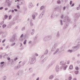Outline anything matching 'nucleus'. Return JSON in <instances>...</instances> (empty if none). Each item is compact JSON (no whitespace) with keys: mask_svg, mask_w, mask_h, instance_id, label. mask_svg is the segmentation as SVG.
<instances>
[{"mask_svg":"<svg viewBox=\"0 0 80 80\" xmlns=\"http://www.w3.org/2000/svg\"><path fill=\"white\" fill-rule=\"evenodd\" d=\"M27 40H25V41H24V42H23V44L24 45H25V44H26V43L27 42Z\"/></svg>","mask_w":80,"mask_h":80,"instance_id":"nucleus-41","label":"nucleus"},{"mask_svg":"<svg viewBox=\"0 0 80 80\" xmlns=\"http://www.w3.org/2000/svg\"><path fill=\"white\" fill-rule=\"evenodd\" d=\"M10 62L11 64H12V65H13L14 64V62L13 61V59H11L10 60Z\"/></svg>","mask_w":80,"mask_h":80,"instance_id":"nucleus-25","label":"nucleus"},{"mask_svg":"<svg viewBox=\"0 0 80 80\" xmlns=\"http://www.w3.org/2000/svg\"><path fill=\"white\" fill-rule=\"evenodd\" d=\"M35 62H36V58L34 56L32 57L30 59V64H33L35 63Z\"/></svg>","mask_w":80,"mask_h":80,"instance_id":"nucleus-3","label":"nucleus"},{"mask_svg":"<svg viewBox=\"0 0 80 80\" xmlns=\"http://www.w3.org/2000/svg\"><path fill=\"white\" fill-rule=\"evenodd\" d=\"M75 69L76 70H77V71H78V70H79V68H78V67H77L75 68Z\"/></svg>","mask_w":80,"mask_h":80,"instance_id":"nucleus-46","label":"nucleus"},{"mask_svg":"<svg viewBox=\"0 0 80 80\" xmlns=\"http://www.w3.org/2000/svg\"><path fill=\"white\" fill-rule=\"evenodd\" d=\"M70 63V61H68L67 62V64H69Z\"/></svg>","mask_w":80,"mask_h":80,"instance_id":"nucleus-55","label":"nucleus"},{"mask_svg":"<svg viewBox=\"0 0 80 80\" xmlns=\"http://www.w3.org/2000/svg\"><path fill=\"white\" fill-rule=\"evenodd\" d=\"M5 63V62H1V63H0V64L1 65H3V63Z\"/></svg>","mask_w":80,"mask_h":80,"instance_id":"nucleus-54","label":"nucleus"},{"mask_svg":"<svg viewBox=\"0 0 80 80\" xmlns=\"http://www.w3.org/2000/svg\"><path fill=\"white\" fill-rule=\"evenodd\" d=\"M35 56H36V57H37L38 56V54L37 53H35Z\"/></svg>","mask_w":80,"mask_h":80,"instance_id":"nucleus-60","label":"nucleus"},{"mask_svg":"<svg viewBox=\"0 0 80 80\" xmlns=\"http://www.w3.org/2000/svg\"><path fill=\"white\" fill-rule=\"evenodd\" d=\"M44 12L42 11L39 15V18L40 19L42 18L43 17V14H44Z\"/></svg>","mask_w":80,"mask_h":80,"instance_id":"nucleus-15","label":"nucleus"},{"mask_svg":"<svg viewBox=\"0 0 80 80\" xmlns=\"http://www.w3.org/2000/svg\"><path fill=\"white\" fill-rule=\"evenodd\" d=\"M34 14H33L32 15V19L33 20H35V15L36 16H37V15H38V12H35L34 13Z\"/></svg>","mask_w":80,"mask_h":80,"instance_id":"nucleus-13","label":"nucleus"},{"mask_svg":"<svg viewBox=\"0 0 80 80\" xmlns=\"http://www.w3.org/2000/svg\"><path fill=\"white\" fill-rule=\"evenodd\" d=\"M64 15L63 14H62L61 16V18H63Z\"/></svg>","mask_w":80,"mask_h":80,"instance_id":"nucleus-51","label":"nucleus"},{"mask_svg":"<svg viewBox=\"0 0 80 80\" xmlns=\"http://www.w3.org/2000/svg\"><path fill=\"white\" fill-rule=\"evenodd\" d=\"M45 8V6H42L40 8V10H42L43 9H44Z\"/></svg>","mask_w":80,"mask_h":80,"instance_id":"nucleus-28","label":"nucleus"},{"mask_svg":"<svg viewBox=\"0 0 80 80\" xmlns=\"http://www.w3.org/2000/svg\"><path fill=\"white\" fill-rule=\"evenodd\" d=\"M6 27H7V25L5 24H3L2 25V27L3 28H5Z\"/></svg>","mask_w":80,"mask_h":80,"instance_id":"nucleus-40","label":"nucleus"},{"mask_svg":"<svg viewBox=\"0 0 80 80\" xmlns=\"http://www.w3.org/2000/svg\"><path fill=\"white\" fill-rule=\"evenodd\" d=\"M80 16V14L79 13L75 14L74 17H77L75 18V20H78V17H79Z\"/></svg>","mask_w":80,"mask_h":80,"instance_id":"nucleus-10","label":"nucleus"},{"mask_svg":"<svg viewBox=\"0 0 80 80\" xmlns=\"http://www.w3.org/2000/svg\"><path fill=\"white\" fill-rule=\"evenodd\" d=\"M69 69H70V70H72V68H73V66L70 65L69 66Z\"/></svg>","mask_w":80,"mask_h":80,"instance_id":"nucleus-36","label":"nucleus"},{"mask_svg":"<svg viewBox=\"0 0 80 80\" xmlns=\"http://www.w3.org/2000/svg\"><path fill=\"white\" fill-rule=\"evenodd\" d=\"M21 30L22 31H25V27H24L23 28H22Z\"/></svg>","mask_w":80,"mask_h":80,"instance_id":"nucleus-34","label":"nucleus"},{"mask_svg":"<svg viewBox=\"0 0 80 80\" xmlns=\"http://www.w3.org/2000/svg\"><path fill=\"white\" fill-rule=\"evenodd\" d=\"M30 25L31 27H32V26H33V24L32 22H31L30 23Z\"/></svg>","mask_w":80,"mask_h":80,"instance_id":"nucleus-37","label":"nucleus"},{"mask_svg":"<svg viewBox=\"0 0 80 80\" xmlns=\"http://www.w3.org/2000/svg\"><path fill=\"white\" fill-rule=\"evenodd\" d=\"M77 41H78V43H80V38H78L77 40Z\"/></svg>","mask_w":80,"mask_h":80,"instance_id":"nucleus-39","label":"nucleus"},{"mask_svg":"<svg viewBox=\"0 0 80 80\" xmlns=\"http://www.w3.org/2000/svg\"><path fill=\"white\" fill-rule=\"evenodd\" d=\"M48 49H47L45 50V52L44 53V55H47L48 53Z\"/></svg>","mask_w":80,"mask_h":80,"instance_id":"nucleus-26","label":"nucleus"},{"mask_svg":"<svg viewBox=\"0 0 80 80\" xmlns=\"http://www.w3.org/2000/svg\"><path fill=\"white\" fill-rule=\"evenodd\" d=\"M23 71L22 70H20L18 72V73H17V75L18 76H20L22 75V73H23Z\"/></svg>","mask_w":80,"mask_h":80,"instance_id":"nucleus-8","label":"nucleus"},{"mask_svg":"<svg viewBox=\"0 0 80 80\" xmlns=\"http://www.w3.org/2000/svg\"><path fill=\"white\" fill-rule=\"evenodd\" d=\"M47 60V59L46 58H44L43 60H42V61L44 62H45V60Z\"/></svg>","mask_w":80,"mask_h":80,"instance_id":"nucleus-48","label":"nucleus"},{"mask_svg":"<svg viewBox=\"0 0 80 80\" xmlns=\"http://www.w3.org/2000/svg\"><path fill=\"white\" fill-rule=\"evenodd\" d=\"M65 48V47L64 45H63L62 46H61L60 48V49L62 52V51H64Z\"/></svg>","mask_w":80,"mask_h":80,"instance_id":"nucleus-16","label":"nucleus"},{"mask_svg":"<svg viewBox=\"0 0 80 80\" xmlns=\"http://www.w3.org/2000/svg\"><path fill=\"white\" fill-rule=\"evenodd\" d=\"M15 43L14 42L11 45V46H12V47H13V46H14V45H15Z\"/></svg>","mask_w":80,"mask_h":80,"instance_id":"nucleus-47","label":"nucleus"},{"mask_svg":"<svg viewBox=\"0 0 80 80\" xmlns=\"http://www.w3.org/2000/svg\"><path fill=\"white\" fill-rule=\"evenodd\" d=\"M8 17V16H7V15H5L4 16V18L5 19H7Z\"/></svg>","mask_w":80,"mask_h":80,"instance_id":"nucleus-44","label":"nucleus"},{"mask_svg":"<svg viewBox=\"0 0 80 80\" xmlns=\"http://www.w3.org/2000/svg\"><path fill=\"white\" fill-rule=\"evenodd\" d=\"M60 25L61 26H63V21L62 20H60Z\"/></svg>","mask_w":80,"mask_h":80,"instance_id":"nucleus-31","label":"nucleus"},{"mask_svg":"<svg viewBox=\"0 0 80 80\" xmlns=\"http://www.w3.org/2000/svg\"><path fill=\"white\" fill-rule=\"evenodd\" d=\"M12 0H6V2L8 4L9 7H10Z\"/></svg>","mask_w":80,"mask_h":80,"instance_id":"nucleus-9","label":"nucleus"},{"mask_svg":"<svg viewBox=\"0 0 80 80\" xmlns=\"http://www.w3.org/2000/svg\"><path fill=\"white\" fill-rule=\"evenodd\" d=\"M11 41L12 42H13L15 41V42H17V34H14L13 35L12 38L11 39Z\"/></svg>","mask_w":80,"mask_h":80,"instance_id":"nucleus-4","label":"nucleus"},{"mask_svg":"<svg viewBox=\"0 0 80 80\" xmlns=\"http://www.w3.org/2000/svg\"><path fill=\"white\" fill-rule=\"evenodd\" d=\"M25 3V1L24 0L20 1V2L18 3L19 5H23Z\"/></svg>","mask_w":80,"mask_h":80,"instance_id":"nucleus-12","label":"nucleus"},{"mask_svg":"<svg viewBox=\"0 0 80 80\" xmlns=\"http://www.w3.org/2000/svg\"><path fill=\"white\" fill-rule=\"evenodd\" d=\"M32 7H33V4H32V3L31 2L29 3L28 5V8H32Z\"/></svg>","mask_w":80,"mask_h":80,"instance_id":"nucleus-19","label":"nucleus"},{"mask_svg":"<svg viewBox=\"0 0 80 80\" xmlns=\"http://www.w3.org/2000/svg\"><path fill=\"white\" fill-rule=\"evenodd\" d=\"M80 61L79 60H78L77 61V63L78 64V63H80Z\"/></svg>","mask_w":80,"mask_h":80,"instance_id":"nucleus-62","label":"nucleus"},{"mask_svg":"<svg viewBox=\"0 0 80 80\" xmlns=\"http://www.w3.org/2000/svg\"><path fill=\"white\" fill-rule=\"evenodd\" d=\"M3 23H4V21H3L2 22H1L0 23V25H3Z\"/></svg>","mask_w":80,"mask_h":80,"instance_id":"nucleus-45","label":"nucleus"},{"mask_svg":"<svg viewBox=\"0 0 80 80\" xmlns=\"http://www.w3.org/2000/svg\"><path fill=\"white\" fill-rule=\"evenodd\" d=\"M55 17H57L56 14L54 13H53L51 16V18H55Z\"/></svg>","mask_w":80,"mask_h":80,"instance_id":"nucleus-17","label":"nucleus"},{"mask_svg":"<svg viewBox=\"0 0 80 80\" xmlns=\"http://www.w3.org/2000/svg\"><path fill=\"white\" fill-rule=\"evenodd\" d=\"M35 33V32H32L31 33V34L32 35H33V34H34V33Z\"/></svg>","mask_w":80,"mask_h":80,"instance_id":"nucleus-57","label":"nucleus"},{"mask_svg":"<svg viewBox=\"0 0 80 80\" xmlns=\"http://www.w3.org/2000/svg\"><path fill=\"white\" fill-rule=\"evenodd\" d=\"M12 25L11 24H9L8 25V26L7 28H11V26H12Z\"/></svg>","mask_w":80,"mask_h":80,"instance_id":"nucleus-35","label":"nucleus"},{"mask_svg":"<svg viewBox=\"0 0 80 80\" xmlns=\"http://www.w3.org/2000/svg\"><path fill=\"white\" fill-rule=\"evenodd\" d=\"M70 5H72V1H70Z\"/></svg>","mask_w":80,"mask_h":80,"instance_id":"nucleus-61","label":"nucleus"},{"mask_svg":"<svg viewBox=\"0 0 80 80\" xmlns=\"http://www.w3.org/2000/svg\"><path fill=\"white\" fill-rule=\"evenodd\" d=\"M37 38H38V36H37V35H36L35 36V38H34V41H37Z\"/></svg>","mask_w":80,"mask_h":80,"instance_id":"nucleus-30","label":"nucleus"},{"mask_svg":"<svg viewBox=\"0 0 80 80\" xmlns=\"http://www.w3.org/2000/svg\"><path fill=\"white\" fill-rule=\"evenodd\" d=\"M80 9V8L79 7H78L77 8V10H79Z\"/></svg>","mask_w":80,"mask_h":80,"instance_id":"nucleus-52","label":"nucleus"},{"mask_svg":"<svg viewBox=\"0 0 80 80\" xmlns=\"http://www.w3.org/2000/svg\"><path fill=\"white\" fill-rule=\"evenodd\" d=\"M60 65H62V67H63L64 70H66V69H67V67H68V66L67 65H66L65 66V63H64V61H61L60 62Z\"/></svg>","mask_w":80,"mask_h":80,"instance_id":"nucleus-5","label":"nucleus"},{"mask_svg":"<svg viewBox=\"0 0 80 80\" xmlns=\"http://www.w3.org/2000/svg\"><path fill=\"white\" fill-rule=\"evenodd\" d=\"M11 18H12V15H10L9 16V19L10 20V19H11Z\"/></svg>","mask_w":80,"mask_h":80,"instance_id":"nucleus-50","label":"nucleus"},{"mask_svg":"<svg viewBox=\"0 0 80 80\" xmlns=\"http://www.w3.org/2000/svg\"><path fill=\"white\" fill-rule=\"evenodd\" d=\"M58 8H59V7L58 6H56L54 7V9L55 10H57Z\"/></svg>","mask_w":80,"mask_h":80,"instance_id":"nucleus-20","label":"nucleus"},{"mask_svg":"<svg viewBox=\"0 0 80 80\" xmlns=\"http://www.w3.org/2000/svg\"><path fill=\"white\" fill-rule=\"evenodd\" d=\"M20 65H18L17 66H16L14 68V70H17L20 68Z\"/></svg>","mask_w":80,"mask_h":80,"instance_id":"nucleus-14","label":"nucleus"},{"mask_svg":"<svg viewBox=\"0 0 80 80\" xmlns=\"http://www.w3.org/2000/svg\"><path fill=\"white\" fill-rule=\"evenodd\" d=\"M72 60H74V61L75 60V57H72Z\"/></svg>","mask_w":80,"mask_h":80,"instance_id":"nucleus-49","label":"nucleus"},{"mask_svg":"<svg viewBox=\"0 0 80 80\" xmlns=\"http://www.w3.org/2000/svg\"><path fill=\"white\" fill-rule=\"evenodd\" d=\"M56 37L57 38H59V37H60V33H59V31L58 32V33L56 35Z\"/></svg>","mask_w":80,"mask_h":80,"instance_id":"nucleus-24","label":"nucleus"},{"mask_svg":"<svg viewBox=\"0 0 80 80\" xmlns=\"http://www.w3.org/2000/svg\"><path fill=\"white\" fill-rule=\"evenodd\" d=\"M29 70L30 71V73L33 72V68H29Z\"/></svg>","mask_w":80,"mask_h":80,"instance_id":"nucleus-22","label":"nucleus"},{"mask_svg":"<svg viewBox=\"0 0 80 80\" xmlns=\"http://www.w3.org/2000/svg\"><path fill=\"white\" fill-rule=\"evenodd\" d=\"M52 65V64H49L46 68L47 70H48V68H49Z\"/></svg>","mask_w":80,"mask_h":80,"instance_id":"nucleus-27","label":"nucleus"},{"mask_svg":"<svg viewBox=\"0 0 80 80\" xmlns=\"http://www.w3.org/2000/svg\"><path fill=\"white\" fill-rule=\"evenodd\" d=\"M73 80H77V78H74L73 79Z\"/></svg>","mask_w":80,"mask_h":80,"instance_id":"nucleus-64","label":"nucleus"},{"mask_svg":"<svg viewBox=\"0 0 80 80\" xmlns=\"http://www.w3.org/2000/svg\"><path fill=\"white\" fill-rule=\"evenodd\" d=\"M56 70L57 72H58V71H59V66H58V65H57L56 66Z\"/></svg>","mask_w":80,"mask_h":80,"instance_id":"nucleus-18","label":"nucleus"},{"mask_svg":"<svg viewBox=\"0 0 80 80\" xmlns=\"http://www.w3.org/2000/svg\"><path fill=\"white\" fill-rule=\"evenodd\" d=\"M68 52H69V53H72L73 52V50L69 49L67 51Z\"/></svg>","mask_w":80,"mask_h":80,"instance_id":"nucleus-32","label":"nucleus"},{"mask_svg":"<svg viewBox=\"0 0 80 80\" xmlns=\"http://www.w3.org/2000/svg\"><path fill=\"white\" fill-rule=\"evenodd\" d=\"M53 78V75H52L49 76V79H50V80H52Z\"/></svg>","mask_w":80,"mask_h":80,"instance_id":"nucleus-21","label":"nucleus"},{"mask_svg":"<svg viewBox=\"0 0 80 80\" xmlns=\"http://www.w3.org/2000/svg\"><path fill=\"white\" fill-rule=\"evenodd\" d=\"M2 9H3V7H1L0 8V10H2Z\"/></svg>","mask_w":80,"mask_h":80,"instance_id":"nucleus-58","label":"nucleus"},{"mask_svg":"<svg viewBox=\"0 0 80 80\" xmlns=\"http://www.w3.org/2000/svg\"><path fill=\"white\" fill-rule=\"evenodd\" d=\"M58 4H60L61 3V1L60 0H58L57 1Z\"/></svg>","mask_w":80,"mask_h":80,"instance_id":"nucleus-38","label":"nucleus"},{"mask_svg":"<svg viewBox=\"0 0 80 80\" xmlns=\"http://www.w3.org/2000/svg\"><path fill=\"white\" fill-rule=\"evenodd\" d=\"M17 8H18V9H20V6L19 5L17 6Z\"/></svg>","mask_w":80,"mask_h":80,"instance_id":"nucleus-63","label":"nucleus"},{"mask_svg":"<svg viewBox=\"0 0 80 80\" xmlns=\"http://www.w3.org/2000/svg\"><path fill=\"white\" fill-rule=\"evenodd\" d=\"M64 22H65V24L63 27V29L65 30L66 28H67V27L69 26V23H70V21L65 20L63 21Z\"/></svg>","mask_w":80,"mask_h":80,"instance_id":"nucleus-2","label":"nucleus"},{"mask_svg":"<svg viewBox=\"0 0 80 80\" xmlns=\"http://www.w3.org/2000/svg\"><path fill=\"white\" fill-rule=\"evenodd\" d=\"M65 18L66 20H70L69 18H68V17L67 16L65 17Z\"/></svg>","mask_w":80,"mask_h":80,"instance_id":"nucleus-23","label":"nucleus"},{"mask_svg":"<svg viewBox=\"0 0 80 80\" xmlns=\"http://www.w3.org/2000/svg\"><path fill=\"white\" fill-rule=\"evenodd\" d=\"M15 22L12 21L11 22V23H10V24H11V25H14V24H15Z\"/></svg>","mask_w":80,"mask_h":80,"instance_id":"nucleus-33","label":"nucleus"},{"mask_svg":"<svg viewBox=\"0 0 80 80\" xmlns=\"http://www.w3.org/2000/svg\"><path fill=\"white\" fill-rule=\"evenodd\" d=\"M18 60V58H14V61H16Z\"/></svg>","mask_w":80,"mask_h":80,"instance_id":"nucleus-53","label":"nucleus"},{"mask_svg":"<svg viewBox=\"0 0 80 80\" xmlns=\"http://www.w3.org/2000/svg\"><path fill=\"white\" fill-rule=\"evenodd\" d=\"M18 26H16L15 28V30H17L18 29Z\"/></svg>","mask_w":80,"mask_h":80,"instance_id":"nucleus-56","label":"nucleus"},{"mask_svg":"<svg viewBox=\"0 0 80 80\" xmlns=\"http://www.w3.org/2000/svg\"><path fill=\"white\" fill-rule=\"evenodd\" d=\"M52 36L51 35H49L44 37L43 39L44 42H48L52 39Z\"/></svg>","mask_w":80,"mask_h":80,"instance_id":"nucleus-1","label":"nucleus"},{"mask_svg":"<svg viewBox=\"0 0 80 80\" xmlns=\"http://www.w3.org/2000/svg\"><path fill=\"white\" fill-rule=\"evenodd\" d=\"M60 52V49H59V48H58L56 49L55 52H53V55H55L56 54H57V53Z\"/></svg>","mask_w":80,"mask_h":80,"instance_id":"nucleus-11","label":"nucleus"},{"mask_svg":"<svg viewBox=\"0 0 80 80\" xmlns=\"http://www.w3.org/2000/svg\"><path fill=\"white\" fill-rule=\"evenodd\" d=\"M74 73L76 75H78L79 73V71H76L74 72Z\"/></svg>","mask_w":80,"mask_h":80,"instance_id":"nucleus-29","label":"nucleus"},{"mask_svg":"<svg viewBox=\"0 0 80 80\" xmlns=\"http://www.w3.org/2000/svg\"><path fill=\"white\" fill-rule=\"evenodd\" d=\"M80 46V44H78L76 46H73L72 47V48L74 50V51H77V50H78V48H79V47Z\"/></svg>","mask_w":80,"mask_h":80,"instance_id":"nucleus-6","label":"nucleus"},{"mask_svg":"<svg viewBox=\"0 0 80 80\" xmlns=\"http://www.w3.org/2000/svg\"><path fill=\"white\" fill-rule=\"evenodd\" d=\"M57 47H58L57 43H55L54 45L53 46L52 48L51 49L52 52H54V51H55Z\"/></svg>","mask_w":80,"mask_h":80,"instance_id":"nucleus-7","label":"nucleus"},{"mask_svg":"<svg viewBox=\"0 0 80 80\" xmlns=\"http://www.w3.org/2000/svg\"><path fill=\"white\" fill-rule=\"evenodd\" d=\"M43 58H44V55H42L41 57V59L42 60V59H43Z\"/></svg>","mask_w":80,"mask_h":80,"instance_id":"nucleus-43","label":"nucleus"},{"mask_svg":"<svg viewBox=\"0 0 80 80\" xmlns=\"http://www.w3.org/2000/svg\"><path fill=\"white\" fill-rule=\"evenodd\" d=\"M72 79V78L71 76L69 77L68 78V80H71Z\"/></svg>","mask_w":80,"mask_h":80,"instance_id":"nucleus-42","label":"nucleus"},{"mask_svg":"<svg viewBox=\"0 0 80 80\" xmlns=\"http://www.w3.org/2000/svg\"><path fill=\"white\" fill-rule=\"evenodd\" d=\"M23 34H22L20 36V38H22V37H23Z\"/></svg>","mask_w":80,"mask_h":80,"instance_id":"nucleus-59","label":"nucleus"}]
</instances>
